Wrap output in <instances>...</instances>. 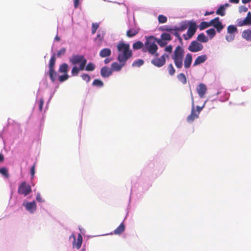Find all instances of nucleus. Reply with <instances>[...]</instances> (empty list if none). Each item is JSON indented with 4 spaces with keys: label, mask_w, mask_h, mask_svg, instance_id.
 <instances>
[{
    "label": "nucleus",
    "mask_w": 251,
    "mask_h": 251,
    "mask_svg": "<svg viewBox=\"0 0 251 251\" xmlns=\"http://www.w3.org/2000/svg\"><path fill=\"white\" fill-rule=\"evenodd\" d=\"M117 49L119 52L117 56L119 62H126L132 55L129 44L120 42L117 45Z\"/></svg>",
    "instance_id": "1"
},
{
    "label": "nucleus",
    "mask_w": 251,
    "mask_h": 251,
    "mask_svg": "<svg viewBox=\"0 0 251 251\" xmlns=\"http://www.w3.org/2000/svg\"><path fill=\"white\" fill-rule=\"evenodd\" d=\"M184 57V50L180 46H177L174 52L172 58L177 69H181L183 66V61Z\"/></svg>",
    "instance_id": "2"
},
{
    "label": "nucleus",
    "mask_w": 251,
    "mask_h": 251,
    "mask_svg": "<svg viewBox=\"0 0 251 251\" xmlns=\"http://www.w3.org/2000/svg\"><path fill=\"white\" fill-rule=\"evenodd\" d=\"M154 37L151 36L146 37V42L145 43V47L143 48V52L148 51L151 55L155 54L156 56H158V54L156 53L158 47L154 42Z\"/></svg>",
    "instance_id": "3"
},
{
    "label": "nucleus",
    "mask_w": 251,
    "mask_h": 251,
    "mask_svg": "<svg viewBox=\"0 0 251 251\" xmlns=\"http://www.w3.org/2000/svg\"><path fill=\"white\" fill-rule=\"evenodd\" d=\"M70 62L73 65H76L79 64L80 69L84 70L87 63V60L82 55H73L71 58L69 59Z\"/></svg>",
    "instance_id": "4"
},
{
    "label": "nucleus",
    "mask_w": 251,
    "mask_h": 251,
    "mask_svg": "<svg viewBox=\"0 0 251 251\" xmlns=\"http://www.w3.org/2000/svg\"><path fill=\"white\" fill-rule=\"evenodd\" d=\"M188 29L186 34H184L183 36L185 40L191 39L195 34L198 26L196 23L193 21H189Z\"/></svg>",
    "instance_id": "5"
},
{
    "label": "nucleus",
    "mask_w": 251,
    "mask_h": 251,
    "mask_svg": "<svg viewBox=\"0 0 251 251\" xmlns=\"http://www.w3.org/2000/svg\"><path fill=\"white\" fill-rule=\"evenodd\" d=\"M31 192V186L25 181L23 182L19 186L18 192L24 196L28 195Z\"/></svg>",
    "instance_id": "6"
},
{
    "label": "nucleus",
    "mask_w": 251,
    "mask_h": 251,
    "mask_svg": "<svg viewBox=\"0 0 251 251\" xmlns=\"http://www.w3.org/2000/svg\"><path fill=\"white\" fill-rule=\"evenodd\" d=\"M191 99H192V109L191 114L190 115H189L187 118V121L189 123L193 122L195 119L198 118L199 117V114L197 113L195 109V106H194V98L193 96L192 95V92L191 93Z\"/></svg>",
    "instance_id": "7"
},
{
    "label": "nucleus",
    "mask_w": 251,
    "mask_h": 251,
    "mask_svg": "<svg viewBox=\"0 0 251 251\" xmlns=\"http://www.w3.org/2000/svg\"><path fill=\"white\" fill-rule=\"evenodd\" d=\"M168 57V55L167 54H164L159 58H155L152 59L151 63L155 66L161 67L165 64L166 58Z\"/></svg>",
    "instance_id": "8"
},
{
    "label": "nucleus",
    "mask_w": 251,
    "mask_h": 251,
    "mask_svg": "<svg viewBox=\"0 0 251 251\" xmlns=\"http://www.w3.org/2000/svg\"><path fill=\"white\" fill-rule=\"evenodd\" d=\"M203 45L197 41H192L188 47V50L191 52H196L203 49Z\"/></svg>",
    "instance_id": "9"
},
{
    "label": "nucleus",
    "mask_w": 251,
    "mask_h": 251,
    "mask_svg": "<svg viewBox=\"0 0 251 251\" xmlns=\"http://www.w3.org/2000/svg\"><path fill=\"white\" fill-rule=\"evenodd\" d=\"M210 26H214L218 32H220L224 28V26L221 22L220 21L219 17H216L209 22Z\"/></svg>",
    "instance_id": "10"
},
{
    "label": "nucleus",
    "mask_w": 251,
    "mask_h": 251,
    "mask_svg": "<svg viewBox=\"0 0 251 251\" xmlns=\"http://www.w3.org/2000/svg\"><path fill=\"white\" fill-rule=\"evenodd\" d=\"M73 238L74 241L73 243V248H76L77 250L79 249L82 245V236L80 233H79L77 236V241H76L75 236L73 234H72L70 238Z\"/></svg>",
    "instance_id": "11"
},
{
    "label": "nucleus",
    "mask_w": 251,
    "mask_h": 251,
    "mask_svg": "<svg viewBox=\"0 0 251 251\" xmlns=\"http://www.w3.org/2000/svg\"><path fill=\"white\" fill-rule=\"evenodd\" d=\"M251 25V13L249 12L247 17L244 19H238L237 21V25L238 26H243L247 25Z\"/></svg>",
    "instance_id": "12"
},
{
    "label": "nucleus",
    "mask_w": 251,
    "mask_h": 251,
    "mask_svg": "<svg viewBox=\"0 0 251 251\" xmlns=\"http://www.w3.org/2000/svg\"><path fill=\"white\" fill-rule=\"evenodd\" d=\"M207 90L206 85L202 83L199 84L197 87V93L201 98H203L205 97Z\"/></svg>",
    "instance_id": "13"
},
{
    "label": "nucleus",
    "mask_w": 251,
    "mask_h": 251,
    "mask_svg": "<svg viewBox=\"0 0 251 251\" xmlns=\"http://www.w3.org/2000/svg\"><path fill=\"white\" fill-rule=\"evenodd\" d=\"M189 25V21H183L181 22L180 24L179 27H175L174 30L176 31L175 33V35L176 36H178V34L177 32L178 31H183L186 29L188 28V26Z\"/></svg>",
    "instance_id": "14"
},
{
    "label": "nucleus",
    "mask_w": 251,
    "mask_h": 251,
    "mask_svg": "<svg viewBox=\"0 0 251 251\" xmlns=\"http://www.w3.org/2000/svg\"><path fill=\"white\" fill-rule=\"evenodd\" d=\"M104 35L105 33L103 31L98 32V33L96 38L95 39V43L98 46L100 47L102 45V41H103L104 39Z\"/></svg>",
    "instance_id": "15"
},
{
    "label": "nucleus",
    "mask_w": 251,
    "mask_h": 251,
    "mask_svg": "<svg viewBox=\"0 0 251 251\" xmlns=\"http://www.w3.org/2000/svg\"><path fill=\"white\" fill-rule=\"evenodd\" d=\"M119 64L116 62H113L111 64L112 71L118 72L121 70L122 67L125 65L126 62H119Z\"/></svg>",
    "instance_id": "16"
},
{
    "label": "nucleus",
    "mask_w": 251,
    "mask_h": 251,
    "mask_svg": "<svg viewBox=\"0 0 251 251\" xmlns=\"http://www.w3.org/2000/svg\"><path fill=\"white\" fill-rule=\"evenodd\" d=\"M192 62V54L188 53L186 54L184 59V66L185 69H188L190 67Z\"/></svg>",
    "instance_id": "17"
},
{
    "label": "nucleus",
    "mask_w": 251,
    "mask_h": 251,
    "mask_svg": "<svg viewBox=\"0 0 251 251\" xmlns=\"http://www.w3.org/2000/svg\"><path fill=\"white\" fill-rule=\"evenodd\" d=\"M207 57L206 54H203V55L199 56L195 59V60L193 63V66H196L197 65H199L204 62L207 60Z\"/></svg>",
    "instance_id": "18"
},
{
    "label": "nucleus",
    "mask_w": 251,
    "mask_h": 251,
    "mask_svg": "<svg viewBox=\"0 0 251 251\" xmlns=\"http://www.w3.org/2000/svg\"><path fill=\"white\" fill-rule=\"evenodd\" d=\"M112 71L111 69L107 67H103L101 69L100 74L103 77H107L112 74Z\"/></svg>",
    "instance_id": "19"
},
{
    "label": "nucleus",
    "mask_w": 251,
    "mask_h": 251,
    "mask_svg": "<svg viewBox=\"0 0 251 251\" xmlns=\"http://www.w3.org/2000/svg\"><path fill=\"white\" fill-rule=\"evenodd\" d=\"M25 206L27 210L31 213L34 212L36 209V204L34 201L27 202L25 205Z\"/></svg>",
    "instance_id": "20"
},
{
    "label": "nucleus",
    "mask_w": 251,
    "mask_h": 251,
    "mask_svg": "<svg viewBox=\"0 0 251 251\" xmlns=\"http://www.w3.org/2000/svg\"><path fill=\"white\" fill-rule=\"evenodd\" d=\"M48 74H49L51 82H55L56 78L58 76V74L57 72L55 71V69L49 70V72Z\"/></svg>",
    "instance_id": "21"
},
{
    "label": "nucleus",
    "mask_w": 251,
    "mask_h": 251,
    "mask_svg": "<svg viewBox=\"0 0 251 251\" xmlns=\"http://www.w3.org/2000/svg\"><path fill=\"white\" fill-rule=\"evenodd\" d=\"M111 54L110 49L108 48H104L100 50V56L101 57H105L109 56Z\"/></svg>",
    "instance_id": "22"
},
{
    "label": "nucleus",
    "mask_w": 251,
    "mask_h": 251,
    "mask_svg": "<svg viewBox=\"0 0 251 251\" xmlns=\"http://www.w3.org/2000/svg\"><path fill=\"white\" fill-rule=\"evenodd\" d=\"M242 37L248 41H251V29L245 30L242 34Z\"/></svg>",
    "instance_id": "23"
},
{
    "label": "nucleus",
    "mask_w": 251,
    "mask_h": 251,
    "mask_svg": "<svg viewBox=\"0 0 251 251\" xmlns=\"http://www.w3.org/2000/svg\"><path fill=\"white\" fill-rule=\"evenodd\" d=\"M125 229V226L124 223H121L120 226L116 228L114 231L113 233L116 235H120L123 233Z\"/></svg>",
    "instance_id": "24"
},
{
    "label": "nucleus",
    "mask_w": 251,
    "mask_h": 251,
    "mask_svg": "<svg viewBox=\"0 0 251 251\" xmlns=\"http://www.w3.org/2000/svg\"><path fill=\"white\" fill-rule=\"evenodd\" d=\"M139 31L138 29L130 28L127 31L126 36L129 38L132 37L137 34Z\"/></svg>",
    "instance_id": "25"
},
{
    "label": "nucleus",
    "mask_w": 251,
    "mask_h": 251,
    "mask_svg": "<svg viewBox=\"0 0 251 251\" xmlns=\"http://www.w3.org/2000/svg\"><path fill=\"white\" fill-rule=\"evenodd\" d=\"M56 61L55 54L54 53L50 57L49 67V70L55 69V64Z\"/></svg>",
    "instance_id": "26"
},
{
    "label": "nucleus",
    "mask_w": 251,
    "mask_h": 251,
    "mask_svg": "<svg viewBox=\"0 0 251 251\" xmlns=\"http://www.w3.org/2000/svg\"><path fill=\"white\" fill-rule=\"evenodd\" d=\"M68 69V65L67 63L62 64L59 68L58 71L59 73H64V74H67Z\"/></svg>",
    "instance_id": "27"
},
{
    "label": "nucleus",
    "mask_w": 251,
    "mask_h": 251,
    "mask_svg": "<svg viewBox=\"0 0 251 251\" xmlns=\"http://www.w3.org/2000/svg\"><path fill=\"white\" fill-rule=\"evenodd\" d=\"M197 39L198 41L201 42V43H206L208 40V38L205 36L204 34L203 33L200 34L198 36Z\"/></svg>",
    "instance_id": "28"
},
{
    "label": "nucleus",
    "mask_w": 251,
    "mask_h": 251,
    "mask_svg": "<svg viewBox=\"0 0 251 251\" xmlns=\"http://www.w3.org/2000/svg\"><path fill=\"white\" fill-rule=\"evenodd\" d=\"M177 78L183 84H185L187 82V79L185 75L183 73H180L177 75Z\"/></svg>",
    "instance_id": "29"
},
{
    "label": "nucleus",
    "mask_w": 251,
    "mask_h": 251,
    "mask_svg": "<svg viewBox=\"0 0 251 251\" xmlns=\"http://www.w3.org/2000/svg\"><path fill=\"white\" fill-rule=\"evenodd\" d=\"M227 33L229 34H234L237 32V27L233 25H229L227 27Z\"/></svg>",
    "instance_id": "30"
},
{
    "label": "nucleus",
    "mask_w": 251,
    "mask_h": 251,
    "mask_svg": "<svg viewBox=\"0 0 251 251\" xmlns=\"http://www.w3.org/2000/svg\"><path fill=\"white\" fill-rule=\"evenodd\" d=\"M0 174L4 176L5 178H9V175L8 173V170L5 167L0 168Z\"/></svg>",
    "instance_id": "31"
},
{
    "label": "nucleus",
    "mask_w": 251,
    "mask_h": 251,
    "mask_svg": "<svg viewBox=\"0 0 251 251\" xmlns=\"http://www.w3.org/2000/svg\"><path fill=\"white\" fill-rule=\"evenodd\" d=\"M143 46V43L142 42L139 41L135 42L133 44L132 47L134 50H139L142 48Z\"/></svg>",
    "instance_id": "32"
},
{
    "label": "nucleus",
    "mask_w": 251,
    "mask_h": 251,
    "mask_svg": "<svg viewBox=\"0 0 251 251\" xmlns=\"http://www.w3.org/2000/svg\"><path fill=\"white\" fill-rule=\"evenodd\" d=\"M210 26V23L207 22H202L199 25V27L200 30L204 29Z\"/></svg>",
    "instance_id": "33"
},
{
    "label": "nucleus",
    "mask_w": 251,
    "mask_h": 251,
    "mask_svg": "<svg viewBox=\"0 0 251 251\" xmlns=\"http://www.w3.org/2000/svg\"><path fill=\"white\" fill-rule=\"evenodd\" d=\"M82 70H83L80 69V66H79V67H77V66H75L73 67L72 70V72H71L72 75L73 76H76L78 75L79 72L80 71H82Z\"/></svg>",
    "instance_id": "34"
},
{
    "label": "nucleus",
    "mask_w": 251,
    "mask_h": 251,
    "mask_svg": "<svg viewBox=\"0 0 251 251\" xmlns=\"http://www.w3.org/2000/svg\"><path fill=\"white\" fill-rule=\"evenodd\" d=\"M154 40L157 42L158 44L161 47H164L167 44L166 41L162 39H157L154 37Z\"/></svg>",
    "instance_id": "35"
},
{
    "label": "nucleus",
    "mask_w": 251,
    "mask_h": 251,
    "mask_svg": "<svg viewBox=\"0 0 251 251\" xmlns=\"http://www.w3.org/2000/svg\"><path fill=\"white\" fill-rule=\"evenodd\" d=\"M226 9L224 8V6H222V5L218 8V9L216 11V14L217 15H221L222 16H224L225 15V10Z\"/></svg>",
    "instance_id": "36"
},
{
    "label": "nucleus",
    "mask_w": 251,
    "mask_h": 251,
    "mask_svg": "<svg viewBox=\"0 0 251 251\" xmlns=\"http://www.w3.org/2000/svg\"><path fill=\"white\" fill-rule=\"evenodd\" d=\"M161 38L166 41H170L172 40L171 36L170 34L163 33L161 35Z\"/></svg>",
    "instance_id": "37"
},
{
    "label": "nucleus",
    "mask_w": 251,
    "mask_h": 251,
    "mask_svg": "<svg viewBox=\"0 0 251 251\" xmlns=\"http://www.w3.org/2000/svg\"><path fill=\"white\" fill-rule=\"evenodd\" d=\"M167 69L168 71V73L170 75H174V74L176 73V70H175L174 67H173L172 64H170L168 65V66L167 67Z\"/></svg>",
    "instance_id": "38"
},
{
    "label": "nucleus",
    "mask_w": 251,
    "mask_h": 251,
    "mask_svg": "<svg viewBox=\"0 0 251 251\" xmlns=\"http://www.w3.org/2000/svg\"><path fill=\"white\" fill-rule=\"evenodd\" d=\"M144 60L142 59H138L137 60L135 61L132 64L133 67H139L144 64Z\"/></svg>",
    "instance_id": "39"
},
{
    "label": "nucleus",
    "mask_w": 251,
    "mask_h": 251,
    "mask_svg": "<svg viewBox=\"0 0 251 251\" xmlns=\"http://www.w3.org/2000/svg\"><path fill=\"white\" fill-rule=\"evenodd\" d=\"M95 69V65L92 62H89L86 66L85 70L92 71Z\"/></svg>",
    "instance_id": "40"
},
{
    "label": "nucleus",
    "mask_w": 251,
    "mask_h": 251,
    "mask_svg": "<svg viewBox=\"0 0 251 251\" xmlns=\"http://www.w3.org/2000/svg\"><path fill=\"white\" fill-rule=\"evenodd\" d=\"M93 85L95 86L101 87L103 86V83L101 80L96 79L93 82Z\"/></svg>",
    "instance_id": "41"
},
{
    "label": "nucleus",
    "mask_w": 251,
    "mask_h": 251,
    "mask_svg": "<svg viewBox=\"0 0 251 251\" xmlns=\"http://www.w3.org/2000/svg\"><path fill=\"white\" fill-rule=\"evenodd\" d=\"M206 33L210 36V38H212L216 34L215 30L214 28H210L206 31Z\"/></svg>",
    "instance_id": "42"
},
{
    "label": "nucleus",
    "mask_w": 251,
    "mask_h": 251,
    "mask_svg": "<svg viewBox=\"0 0 251 251\" xmlns=\"http://www.w3.org/2000/svg\"><path fill=\"white\" fill-rule=\"evenodd\" d=\"M158 20L159 23L163 24L167 22V18L163 15H159L158 17Z\"/></svg>",
    "instance_id": "43"
},
{
    "label": "nucleus",
    "mask_w": 251,
    "mask_h": 251,
    "mask_svg": "<svg viewBox=\"0 0 251 251\" xmlns=\"http://www.w3.org/2000/svg\"><path fill=\"white\" fill-rule=\"evenodd\" d=\"M160 30L162 31H172L174 30V28L168 25H165L162 27H160Z\"/></svg>",
    "instance_id": "44"
},
{
    "label": "nucleus",
    "mask_w": 251,
    "mask_h": 251,
    "mask_svg": "<svg viewBox=\"0 0 251 251\" xmlns=\"http://www.w3.org/2000/svg\"><path fill=\"white\" fill-rule=\"evenodd\" d=\"M99 27L98 23H93L92 25V34H94Z\"/></svg>",
    "instance_id": "45"
},
{
    "label": "nucleus",
    "mask_w": 251,
    "mask_h": 251,
    "mask_svg": "<svg viewBox=\"0 0 251 251\" xmlns=\"http://www.w3.org/2000/svg\"><path fill=\"white\" fill-rule=\"evenodd\" d=\"M69 78V76L67 74H64L63 75H60L59 77V81L60 82H62L67 80Z\"/></svg>",
    "instance_id": "46"
},
{
    "label": "nucleus",
    "mask_w": 251,
    "mask_h": 251,
    "mask_svg": "<svg viewBox=\"0 0 251 251\" xmlns=\"http://www.w3.org/2000/svg\"><path fill=\"white\" fill-rule=\"evenodd\" d=\"M81 77L83 80L86 81L87 82H89L91 79L90 76L88 74H82L81 75Z\"/></svg>",
    "instance_id": "47"
},
{
    "label": "nucleus",
    "mask_w": 251,
    "mask_h": 251,
    "mask_svg": "<svg viewBox=\"0 0 251 251\" xmlns=\"http://www.w3.org/2000/svg\"><path fill=\"white\" fill-rule=\"evenodd\" d=\"M234 34H229V35L226 36V39L228 42H231L234 40Z\"/></svg>",
    "instance_id": "48"
},
{
    "label": "nucleus",
    "mask_w": 251,
    "mask_h": 251,
    "mask_svg": "<svg viewBox=\"0 0 251 251\" xmlns=\"http://www.w3.org/2000/svg\"><path fill=\"white\" fill-rule=\"evenodd\" d=\"M44 103V99L43 98L40 99V100H39V109L40 111H41V112L42 111Z\"/></svg>",
    "instance_id": "49"
},
{
    "label": "nucleus",
    "mask_w": 251,
    "mask_h": 251,
    "mask_svg": "<svg viewBox=\"0 0 251 251\" xmlns=\"http://www.w3.org/2000/svg\"><path fill=\"white\" fill-rule=\"evenodd\" d=\"M66 52V49L65 48H62L60 50H59L57 53V57H59L62 55H64L65 53Z\"/></svg>",
    "instance_id": "50"
},
{
    "label": "nucleus",
    "mask_w": 251,
    "mask_h": 251,
    "mask_svg": "<svg viewBox=\"0 0 251 251\" xmlns=\"http://www.w3.org/2000/svg\"><path fill=\"white\" fill-rule=\"evenodd\" d=\"M35 163L32 165L30 169V173L32 176V178H33L35 173Z\"/></svg>",
    "instance_id": "51"
},
{
    "label": "nucleus",
    "mask_w": 251,
    "mask_h": 251,
    "mask_svg": "<svg viewBox=\"0 0 251 251\" xmlns=\"http://www.w3.org/2000/svg\"><path fill=\"white\" fill-rule=\"evenodd\" d=\"M36 201L39 202H44V201L42 200L41 195L39 193H37L36 195Z\"/></svg>",
    "instance_id": "52"
},
{
    "label": "nucleus",
    "mask_w": 251,
    "mask_h": 251,
    "mask_svg": "<svg viewBox=\"0 0 251 251\" xmlns=\"http://www.w3.org/2000/svg\"><path fill=\"white\" fill-rule=\"evenodd\" d=\"M172 50L173 47L171 45L168 46L165 48V50L170 53L172 52Z\"/></svg>",
    "instance_id": "53"
},
{
    "label": "nucleus",
    "mask_w": 251,
    "mask_h": 251,
    "mask_svg": "<svg viewBox=\"0 0 251 251\" xmlns=\"http://www.w3.org/2000/svg\"><path fill=\"white\" fill-rule=\"evenodd\" d=\"M248 9L247 7H246L245 6H241L240 7L239 11L240 12H246L248 11Z\"/></svg>",
    "instance_id": "54"
},
{
    "label": "nucleus",
    "mask_w": 251,
    "mask_h": 251,
    "mask_svg": "<svg viewBox=\"0 0 251 251\" xmlns=\"http://www.w3.org/2000/svg\"><path fill=\"white\" fill-rule=\"evenodd\" d=\"M204 105V104L203 105V106H201V107H200V106H197V107H196V109H196V111L197 112V113H198V114H199H199H200V113L201 111V110H202V109L203 108Z\"/></svg>",
    "instance_id": "55"
},
{
    "label": "nucleus",
    "mask_w": 251,
    "mask_h": 251,
    "mask_svg": "<svg viewBox=\"0 0 251 251\" xmlns=\"http://www.w3.org/2000/svg\"><path fill=\"white\" fill-rule=\"evenodd\" d=\"M79 0H74V6L75 8L77 7V6L79 4Z\"/></svg>",
    "instance_id": "56"
},
{
    "label": "nucleus",
    "mask_w": 251,
    "mask_h": 251,
    "mask_svg": "<svg viewBox=\"0 0 251 251\" xmlns=\"http://www.w3.org/2000/svg\"><path fill=\"white\" fill-rule=\"evenodd\" d=\"M229 2L233 3H238L239 0H229Z\"/></svg>",
    "instance_id": "57"
},
{
    "label": "nucleus",
    "mask_w": 251,
    "mask_h": 251,
    "mask_svg": "<svg viewBox=\"0 0 251 251\" xmlns=\"http://www.w3.org/2000/svg\"><path fill=\"white\" fill-rule=\"evenodd\" d=\"M214 13V11H211V12L206 11L204 14V16H207L209 15L213 14Z\"/></svg>",
    "instance_id": "58"
},
{
    "label": "nucleus",
    "mask_w": 251,
    "mask_h": 251,
    "mask_svg": "<svg viewBox=\"0 0 251 251\" xmlns=\"http://www.w3.org/2000/svg\"><path fill=\"white\" fill-rule=\"evenodd\" d=\"M4 160V156L3 155L0 153V162H3Z\"/></svg>",
    "instance_id": "59"
},
{
    "label": "nucleus",
    "mask_w": 251,
    "mask_h": 251,
    "mask_svg": "<svg viewBox=\"0 0 251 251\" xmlns=\"http://www.w3.org/2000/svg\"><path fill=\"white\" fill-rule=\"evenodd\" d=\"M110 61H111V59H110V58H106L104 60V63L105 64H108Z\"/></svg>",
    "instance_id": "60"
},
{
    "label": "nucleus",
    "mask_w": 251,
    "mask_h": 251,
    "mask_svg": "<svg viewBox=\"0 0 251 251\" xmlns=\"http://www.w3.org/2000/svg\"><path fill=\"white\" fill-rule=\"evenodd\" d=\"M222 6H224V8L226 9V8L229 7L230 5L228 3H226L225 4L222 5Z\"/></svg>",
    "instance_id": "61"
},
{
    "label": "nucleus",
    "mask_w": 251,
    "mask_h": 251,
    "mask_svg": "<svg viewBox=\"0 0 251 251\" xmlns=\"http://www.w3.org/2000/svg\"><path fill=\"white\" fill-rule=\"evenodd\" d=\"M242 1L243 3H247L249 2L250 1H251V0H242Z\"/></svg>",
    "instance_id": "62"
},
{
    "label": "nucleus",
    "mask_w": 251,
    "mask_h": 251,
    "mask_svg": "<svg viewBox=\"0 0 251 251\" xmlns=\"http://www.w3.org/2000/svg\"><path fill=\"white\" fill-rule=\"evenodd\" d=\"M55 40L57 41H59L60 40V38L58 36H56L55 37Z\"/></svg>",
    "instance_id": "63"
},
{
    "label": "nucleus",
    "mask_w": 251,
    "mask_h": 251,
    "mask_svg": "<svg viewBox=\"0 0 251 251\" xmlns=\"http://www.w3.org/2000/svg\"><path fill=\"white\" fill-rule=\"evenodd\" d=\"M81 251H86V249H85L84 248H83L81 250Z\"/></svg>",
    "instance_id": "64"
}]
</instances>
